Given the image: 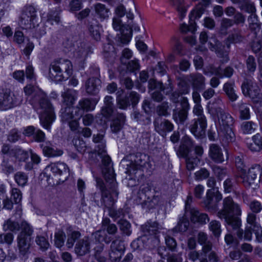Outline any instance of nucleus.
I'll list each match as a JSON object with an SVG mask.
<instances>
[{"mask_svg":"<svg viewBox=\"0 0 262 262\" xmlns=\"http://www.w3.org/2000/svg\"><path fill=\"white\" fill-rule=\"evenodd\" d=\"M24 91L26 95H30L35 92L31 104L34 108L42 110L39 116L40 123L45 128L50 130L55 120V115L52 104L47 98L46 94L40 90L35 91V88L31 84L26 85Z\"/></svg>","mask_w":262,"mask_h":262,"instance_id":"nucleus-1","label":"nucleus"},{"mask_svg":"<svg viewBox=\"0 0 262 262\" xmlns=\"http://www.w3.org/2000/svg\"><path fill=\"white\" fill-rule=\"evenodd\" d=\"M241 215V209L230 197L226 198L223 201V208L217 213L218 217L224 219L228 228L231 227L236 231L239 238L243 237V231L241 230V220L238 216Z\"/></svg>","mask_w":262,"mask_h":262,"instance_id":"nucleus-2","label":"nucleus"},{"mask_svg":"<svg viewBox=\"0 0 262 262\" xmlns=\"http://www.w3.org/2000/svg\"><path fill=\"white\" fill-rule=\"evenodd\" d=\"M209 111L218 118L219 135L222 138V142L225 144L233 142L235 136L231 128L234 123L232 117L220 106L211 107Z\"/></svg>","mask_w":262,"mask_h":262,"instance_id":"nucleus-3","label":"nucleus"},{"mask_svg":"<svg viewBox=\"0 0 262 262\" xmlns=\"http://www.w3.org/2000/svg\"><path fill=\"white\" fill-rule=\"evenodd\" d=\"M73 65L68 59H61L51 63L49 76L56 81L67 80L72 74Z\"/></svg>","mask_w":262,"mask_h":262,"instance_id":"nucleus-4","label":"nucleus"},{"mask_svg":"<svg viewBox=\"0 0 262 262\" xmlns=\"http://www.w3.org/2000/svg\"><path fill=\"white\" fill-rule=\"evenodd\" d=\"M105 180L108 184L107 187H109V189L102 191L101 200L104 207L107 209L114 206L116 201L115 198H117L118 195L116 180L111 168L108 170V174H105Z\"/></svg>","mask_w":262,"mask_h":262,"instance_id":"nucleus-5","label":"nucleus"},{"mask_svg":"<svg viewBox=\"0 0 262 262\" xmlns=\"http://www.w3.org/2000/svg\"><path fill=\"white\" fill-rule=\"evenodd\" d=\"M19 226L21 231L17 236L18 246L21 254L25 255L30 248L33 229L25 221H22Z\"/></svg>","mask_w":262,"mask_h":262,"instance_id":"nucleus-6","label":"nucleus"},{"mask_svg":"<svg viewBox=\"0 0 262 262\" xmlns=\"http://www.w3.org/2000/svg\"><path fill=\"white\" fill-rule=\"evenodd\" d=\"M37 19L35 8L31 5L25 6L22 10L18 25L23 29H32L38 25Z\"/></svg>","mask_w":262,"mask_h":262,"instance_id":"nucleus-7","label":"nucleus"},{"mask_svg":"<svg viewBox=\"0 0 262 262\" xmlns=\"http://www.w3.org/2000/svg\"><path fill=\"white\" fill-rule=\"evenodd\" d=\"M46 170L49 173V177L54 176L56 178V184L64 182L70 175L68 166L61 162L51 163L47 166Z\"/></svg>","mask_w":262,"mask_h":262,"instance_id":"nucleus-8","label":"nucleus"},{"mask_svg":"<svg viewBox=\"0 0 262 262\" xmlns=\"http://www.w3.org/2000/svg\"><path fill=\"white\" fill-rule=\"evenodd\" d=\"M259 166H255L249 169L247 172L243 173L241 178L243 183L246 187L255 186L257 182L260 180V177L261 174Z\"/></svg>","mask_w":262,"mask_h":262,"instance_id":"nucleus-9","label":"nucleus"},{"mask_svg":"<svg viewBox=\"0 0 262 262\" xmlns=\"http://www.w3.org/2000/svg\"><path fill=\"white\" fill-rule=\"evenodd\" d=\"M74 46L73 56L76 62L83 67L88 55L92 53L91 48L85 43L80 41L76 42Z\"/></svg>","mask_w":262,"mask_h":262,"instance_id":"nucleus-10","label":"nucleus"},{"mask_svg":"<svg viewBox=\"0 0 262 262\" xmlns=\"http://www.w3.org/2000/svg\"><path fill=\"white\" fill-rule=\"evenodd\" d=\"M18 97L11 93L10 90L4 91L1 98V110H7L16 105L21 100Z\"/></svg>","mask_w":262,"mask_h":262,"instance_id":"nucleus-11","label":"nucleus"},{"mask_svg":"<svg viewBox=\"0 0 262 262\" xmlns=\"http://www.w3.org/2000/svg\"><path fill=\"white\" fill-rule=\"evenodd\" d=\"M206 127L207 120L194 119L191 121L189 129L195 137L202 138L205 136Z\"/></svg>","mask_w":262,"mask_h":262,"instance_id":"nucleus-12","label":"nucleus"},{"mask_svg":"<svg viewBox=\"0 0 262 262\" xmlns=\"http://www.w3.org/2000/svg\"><path fill=\"white\" fill-rule=\"evenodd\" d=\"M151 186L149 183L144 184L140 186L138 192V196L140 200L146 203H153L154 205L158 201L157 196L151 195Z\"/></svg>","mask_w":262,"mask_h":262,"instance_id":"nucleus-13","label":"nucleus"},{"mask_svg":"<svg viewBox=\"0 0 262 262\" xmlns=\"http://www.w3.org/2000/svg\"><path fill=\"white\" fill-rule=\"evenodd\" d=\"M91 245V239L84 236L77 242L74 248L75 252L78 256H84L90 252Z\"/></svg>","mask_w":262,"mask_h":262,"instance_id":"nucleus-14","label":"nucleus"},{"mask_svg":"<svg viewBox=\"0 0 262 262\" xmlns=\"http://www.w3.org/2000/svg\"><path fill=\"white\" fill-rule=\"evenodd\" d=\"M148 87L149 89L156 90L152 94V98L155 101L160 102L163 100V96L159 91H164L166 88L161 82L157 81L155 79H150L148 82Z\"/></svg>","mask_w":262,"mask_h":262,"instance_id":"nucleus-15","label":"nucleus"},{"mask_svg":"<svg viewBox=\"0 0 262 262\" xmlns=\"http://www.w3.org/2000/svg\"><path fill=\"white\" fill-rule=\"evenodd\" d=\"M84 86L86 92L88 94L96 95L101 87V81L99 78L91 77L86 80Z\"/></svg>","mask_w":262,"mask_h":262,"instance_id":"nucleus-16","label":"nucleus"},{"mask_svg":"<svg viewBox=\"0 0 262 262\" xmlns=\"http://www.w3.org/2000/svg\"><path fill=\"white\" fill-rule=\"evenodd\" d=\"M242 89L245 96H249L252 98L256 97L259 92L258 86L254 84L252 80L248 79L245 80L242 85Z\"/></svg>","mask_w":262,"mask_h":262,"instance_id":"nucleus-17","label":"nucleus"},{"mask_svg":"<svg viewBox=\"0 0 262 262\" xmlns=\"http://www.w3.org/2000/svg\"><path fill=\"white\" fill-rule=\"evenodd\" d=\"M209 156L212 160L217 163L224 161V157L221 147L216 144H211L209 146Z\"/></svg>","mask_w":262,"mask_h":262,"instance_id":"nucleus-18","label":"nucleus"},{"mask_svg":"<svg viewBox=\"0 0 262 262\" xmlns=\"http://www.w3.org/2000/svg\"><path fill=\"white\" fill-rule=\"evenodd\" d=\"M189 212L190 214V220L194 223L205 224L209 221L208 215L200 212L196 208H193Z\"/></svg>","mask_w":262,"mask_h":262,"instance_id":"nucleus-19","label":"nucleus"},{"mask_svg":"<svg viewBox=\"0 0 262 262\" xmlns=\"http://www.w3.org/2000/svg\"><path fill=\"white\" fill-rule=\"evenodd\" d=\"M94 8L96 17L101 21L109 18L110 10L105 5L98 3L94 5Z\"/></svg>","mask_w":262,"mask_h":262,"instance_id":"nucleus-20","label":"nucleus"},{"mask_svg":"<svg viewBox=\"0 0 262 262\" xmlns=\"http://www.w3.org/2000/svg\"><path fill=\"white\" fill-rule=\"evenodd\" d=\"M155 129L161 136L164 137L167 132H170L173 129V125L168 120H164L160 123L156 121L154 122Z\"/></svg>","mask_w":262,"mask_h":262,"instance_id":"nucleus-21","label":"nucleus"},{"mask_svg":"<svg viewBox=\"0 0 262 262\" xmlns=\"http://www.w3.org/2000/svg\"><path fill=\"white\" fill-rule=\"evenodd\" d=\"M188 80L196 89L201 90L205 88V78L200 73L190 74L188 76Z\"/></svg>","mask_w":262,"mask_h":262,"instance_id":"nucleus-22","label":"nucleus"},{"mask_svg":"<svg viewBox=\"0 0 262 262\" xmlns=\"http://www.w3.org/2000/svg\"><path fill=\"white\" fill-rule=\"evenodd\" d=\"M44 155L47 157H56L61 156L63 152L62 150L57 148L53 145L46 143L41 145Z\"/></svg>","mask_w":262,"mask_h":262,"instance_id":"nucleus-23","label":"nucleus"},{"mask_svg":"<svg viewBox=\"0 0 262 262\" xmlns=\"http://www.w3.org/2000/svg\"><path fill=\"white\" fill-rule=\"evenodd\" d=\"M148 157L144 154L136 153L133 156L132 167L133 169L137 170L144 166L147 162Z\"/></svg>","mask_w":262,"mask_h":262,"instance_id":"nucleus-24","label":"nucleus"},{"mask_svg":"<svg viewBox=\"0 0 262 262\" xmlns=\"http://www.w3.org/2000/svg\"><path fill=\"white\" fill-rule=\"evenodd\" d=\"M62 102L66 106H73L76 99L77 92L73 90L68 89L61 94Z\"/></svg>","mask_w":262,"mask_h":262,"instance_id":"nucleus-25","label":"nucleus"},{"mask_svg":"<svg viewBox=\"0 0 262 262\" xmlns=\"http://www.w3.org/2000/svg\"><path fill=\"white\" fill-rule=\"evenodd\" d=\"M198 243L203 246L202 251L203 253L207 254L212 248V244L208 241V236L203 232H200L198 234Z\"/></svg>","mask_w":262,"mask_h":262,"instance_id":"nucleus-26","label":"nucleus"},{"mask_svg":"<svg viewBox=\"0 0 262 262\" xmlns=\"http://www.w3.org/2000/svg\"><path fill=\"white\" fill-rule=\"evenodd\" d=\"M170 5L177 10L179 13V17L182 20L185 15L187 12V7L184 0H169Z\"/></svg>","mask_w":262,"mask_h":262,"instance_id":"nucleus-27","label":"nucleus"},{"mask_svg":"<svg viewBox=\"0 0 262 262\" xmlns=\"http://www.w3.org/2000/svg\"><path fill=\"white\" fill-rule=\"evenodd\" d=\"M125 121V116L123 114H117L116 117L113 120L111 125L112 131L114 133L119 132L122 128Z\"/></svg>","mask_w":262,"mask_h":262,"instance_id":"nucleus-28","label":"nucleus"},{"mask_svg":"<svg viewBox=\"0 0 262 262\" xmlns=\"http://www.w3.org/2000/svg\"><path fill=\"white\" fill-rule=\"evenodd\" d=\"M161 229V227H159V225L157 222H152L151 221H148L141 226V230L145 235L156 234L159 230Z\"/></svg>","mask_w":262,"mask_h":262,"instance_id":"nucleus-29","label":"nucleus"},{"mask_svg":"<svg viewBox=\"0 0 262 262\" xmlns=\"http://www.w3.org/2000/svg\"><path fill=\"white\" fill-rule=\"evenodd\" d=\"M73 106H66L61 109V118L62 122H68L76 117L79 118L76 112L74 113Z\"/></svg>","mask_w":262,"mask_h":262,"instance_id":"nucleus-30","label":"nucleus"},{"mask_svg":"<svg viewBox=\"0 0 262 262\" xmlns=\"http://www.w3.org/2000/svg\"><path fill=\"white\" fill-rule=\"evenodd\" d=\"M99 99L83 98L78 102L79 107L83 110L90 111L94 110Z\"/></svg>","mask_w":262,"mask_h":262,"instance_id":"nucleus-31","label":"nucleus"},{"mask_svg":"<svg viewBox=\"0 0 262 262\" xmlns=\"http://www.w3.org/2000/svg\"><path fill=\"white\" fill-rule=\"evenodd\" d=\"M243 39V36L242 35L241 31L239 30H234V32L230 35L225 40L227 49H229L231 43L240 42Z\"/></svg>","mask_w":262,"mask_h":262,"instance_id":"nucleus-32","label":"nucleus"},{"mask_svg":"<svg viewBox=\"0 0 262 262\" xmlns=\"http://www.w3.org/2000/svg\"><path fill=\"white\" fill-rule=\"evenodd\" d=\"M192 141L191 140L186 137L184 139L182 143L179 147L178 150L179 154L181 156L186 157L189 152L190 148L192 146Z\"/></svg>","mask_w":262,"mask_h":262,"instance_id":"nucleus-33","label":"nucleus"},{"mask_svg":"<svg viewBox=\"0 0 262 262\" xmlns=\"http://www.w3.org/2000/svg\"><path fill=\"white\" fill-rule=\"evenodd\" d=\"M239 9L242 11L250 13V14L256 12V8L254 4L250 0L242 1L238 6Z\"/></svg>","mask_w":262,"mask_h":262,"instance_id":"nucleus-34","label":"nucleus"},{"mask_svg":"<svg viewBox=\"0 0 262 262\" xmlns=\"http://www.w3.org/2000/svg\"><path fill=\"white\" fill-rule=\"evenodd\" d=\"M172 116L177 123L183 124L187 119L188 111L182 109L179 111L174 110Z\"/></svg>","mask_w":262,"mask_h":262,"instance_id":"nucleus-35","label":"nucleus"},{"mask_svg":"<svg viewBox=\"0 0 262 262\" xmlns=\"http://www.w3.org/2000/svg\"><path fill=\"white\" fill-rule=\"evenodd\" d=\"M226 45H222L220 42L216 43V52L218 56L224 58V62H227L229 60L228 57V53L229 49L227 48V44L225 42Z\"/></svg>","mask_w":262,"mask_h":262,"instance_id":"nucleus-36","label":"nucleus"},{"mask_svg":"<svg viewBox=\"0 0 262 262\" xmlns=\"http://www.w3.org/2000/svg\"><path fill=\"white\" fill-rule=\"evenodd\" d=\"M100 157L102 159V162L104 166L102 170L104 178L105 179V174H108V170L111 168L113 170V173L114 176V179H115L114 170L111 164V158L106 154Z\"/></svg>","mask_w":262,"mask_h":262,"instance_id":"nucleus-37","label":"nucleus"},{"mask_svg":"<svg viewBox=\"0 0 262 262\" xmlns=\"http://www.w3.org/2000/svg\"><path fill=\"white\" fill-rule=\"evenodd\" d=\"M256 124L252 121H245L241 126V130L244 134H251L256 129Z\"/></svg>","mask_w":262,"mask_h":262,"instance_id":"nucleus-38","label":"nucleus"},{"mask_svg":"<svg viewBox=\"0 0 262 262\" xmlns=\"http://www.w3.org/2000/svg\"><path fill=\"white\" fill-rule=\"evenodd\" d=\"M223 90L231 101H234L236 100L237 96L235 93L233 83L229 82L225 83L224 85Z\"/></svg>","mask_w":262,"mask_h":262,"instance_id":"nucleus-39","label":"nucleus"},{"mask_svg":"<svg viewBox=\"0 0 262 262\" xmlns=\"http://www.w3.org/2000/svg\"><path fill=\"white\" fill-rule=\"evenodd\" d=\"M189 223L188 220L184 216L180 219L177 225L173 228V230L176 232H185L188 228Z\"/></svg>","mask_w":262,"mask_h":262,"instance_id":"nucleus-40","label":"nucleus"},{"mask_svg":"<svg viewBox=\"0 0 262 262\" xmlns=\"http://www.w3.org/2000/svg\"><path fill=\"white\" fill-rule=\"evenodd\" d=\"M209 229L214 236L219 237L221 233V225L220 222L213 220L209 224Z\"/></svg>","mask_w":262,"mask_h":262,"instance_id":"nucleus-41","label":"nucleus"},{"mask_svg":"<svg viewBox=\"0 0 262 262\" xmlns=\"http://www.w3.org/2000/svg\"><path fill=\"white\" fill-rule=\"evenodd\" d=\"M89 30L91 35L95 40H98L100 39L101 27L99 24L95 23L90 25Z\"/></svg>","mask_w":262,"mask_h":262,"instance_id":"nucleus-42","label":"nucleus"},{"mask_svg":"<svg viewBox=\"0 0 262 262\" xmlns=\"http://www.w3.org/2000/svg\"><path fill=\"white\" fill-rule=\"evenodd\" d=\"M81 236V233L78 231H73L68 234V239L66 243V246L69 248H72L75 241Z\"/></svg>","mask_w":262,"mask_h":262,"instance_id":"nucleus-43","label":"nucleus"},{"mask_svg":"<svg viewBox=\"0 0 262 262\" xmlns=\"http://www.w3.org/2000/svg\"><path fill=\"white\" fill-rule=\"evenodd\" d=\"M20 228L18 222L12 221L11 219L7 220L3 225L4 230H9L10 231H16L19 230Z\"/></svg>","mask_w":262,"mask_h":262,"instance_id":"nucleus-44","label":"nucleus"},{"mask_svg":"<svg viewBox=\"0 0 262 262\" xmlns=\"http://www.w3.org/2000/svg\"><path fill=\"white\" fill-rule=\"evenodd\" d=\"M233 69L230 67H226L224 70H222L221 68H217L214 70L213 73L220 78L223 77H230L233 73Z\"/></svg>","mask_w":262,"mask_h":262,"instance_id":"nucleus-45","label":"nucleus"},{"mask_svg":"<svg viewBox=\"0 0 262 262\" xmlns=\"http://www.w3.org/2000/svg\"><path fill=\"white\" fill-rule=\"evenodd\" d=\"M248 21L249 22V28L254 31L259 30L260 24L258 21L257 15L253 13L248 17Z\"/></svg>","mask_w":262,"mask_h":262,"instance_id":"nucleus-46","label":"nucleus"},{"mask_svg":"<svg viewBox=\"0 0 262 262\" xmlns=\"http://www.w3.org/2000/svg\"><path fill=\"white\" fill-rule=\"evenodd\" d=\"M28 176L24 172H17L14 175L16 183L20 186L24 187L28 182Z\"/></svg>","mask_w":262,"mask_h":262,"instance_id":"nucleus-47","label":"nucleus"},{"mask_svg":"<svg viewBox=\"0 0 262 262\" xmlns=\"http://www.w3.org/2000/svg\"><path fill=\"white\" fill-rule=\"evenodd\" d=\"M73 144L77 149V150L81 153L83 154L85 152L86 149V146L85 142L79 138H74L73 140Z\"/></svg>","mask_w":262,"mask_h":262,"instance_id":"nucleus-48","label":"nucleus"},{"mask_svg":"<svg viewBox=\"0 0 262 262\" xmlns=\"http://www.w3.org/2000/svg\"><path fill=\"white\" fill-rule=\"evenodd\" d=\"M133 30L138 32L140 30V28L136 25L129 26V29L127 30L128 32L124 35L123 34L121 37V40L123 43H127L130 41V35Z\"/></svg>","mask_w":262,"mask_h":262,"instance_id":"nucleus-49","label":"nucleus"},{"mask_svg":"<svg viewBox=\"0 0 262 262\" xmlns=\"http://www.w3.org/2000/svg\"><path fill=\"white\" fill-rule=\"evenodd\" d=\"M66 234L63 231L59 230L55 234L54 243L55 246L58 248H61L63 246L64 243Z\"/></svg>","mask_w":262,"mask_h":262,"instance_id":"nucleus-50","label":"nucleus"},{"mask_svg":"<svg viewBox=\"0 0 262 262\" xmlns=\"http://www.w3.org/2000/svg\"><path fill=\"white\" fill-rule=\"evenodd\" d=\"M107 210L110 216L114 219L123 217L124 215L123 210L122 209H116L114 207V206L107 208Z\"/></svg>","mask_w":262,"mask_h":262,"instance_id":"nucleus-51","label":"nucleus"},{"mask_svg":"<svg viewBox=\"0 0 262 262\" xmlns=\"http://www.w3.org/2000/svg\"><path fill=\"white\" fill-rule=\"evenodd\" d=\"M210 176V172L205 168H201L199 170L194 173L195 179L197 181H202L208 178Z\"/></svg>","mask_w":262,"mask_h":262,"instance_id":"nucleus-52","label":"nucleus"},{"mask_svg":"<svg viewBox=\"0 0 262 262\" xmlns=\"http://www.w3.org/2000/svg\"><path fill=\"white\" fill-rule=\"evenodd\" d=\"M165 243L169 250L175 251L177 249V244L175 239L168 234L165 235Z\"/></svg>","mask_w":262,"mask_h":262,"instance_id":"nucleus-53","label":"nucleus"},{"mask_svg":"<svg viewBox=\"0 0 262 262\" xmlns=\"http://www.w3.org/2000/svg\"><path fill=\"white\" fill-rule=\"evenodd\" d=\"M200 159L198 157H187L186 159V167L188 170H192L194 169L198 164L200 163Z\"/></svg>","mask_w":262,"mask_h":262,"instance_id":"nucleus-54","label":"nucleus"},{"mask_svg":"<svg viewBox=\"0 0 262 262\" xmlns=\"http://www.w3.org/2000/svg\"><path fill=\"white\" fill-rule=\"evenodd\" d=\"M168 109V103L167 102H163L157 106V113L159 116H167L169 115Z\"/></svg>","mask_w":262,"mask_h":262,"instance_id":"nucleus-55","label":"nucleus"},{"mask_svg":"<svg viewBox=\"0 0 262 262\" xmlns=\"http://www.w3.org/2000/svg\"><path fill=\"white\" fill-rule=\"evenodd\" d=\"M247 70L250 73H253L256 68V62L254 57L252 56H249L246 61Z\"/></svg>","mask_w":262,"mask_h":262,"instance_id":"nucleus-56","label":"nucleus"},{"mask_svg":"<svg viewBox=\"0 0 262 262\" xmlns=\"http://www.w3.org/2000/svg\"><path fill=\"white\" fill-rule=\"evenodd\" d=\"M59 12L57 11H51L48 14V21L50 22L52 25L58 24L60 21Z\"/></svg>","mask_w":262,"mask_h":262,"instance_id":"nucleus-57","label":"nucleus"},{"mask_svg":"<svg viewBox=\"0 0 262 262\" xmlns=\"http://www.w3.org/2000/svg\"><path fill=\"white\" fill-rule=\"evenodd\" d=\"M117 104L119 108L125 110L130 105L129 97L126 96L124 97L117 98Z\"/></svg>","mask_w":262,"mask_h":262,"instance_id":"nucleus-58","label":"nucleus"},{"mask_svg":"<svg viewBox=\"0 0 262 262\" xmlns=\"http://www.w3.org/2000/svg\"><path fill=\"white\" fill-rule=\"evenodd\" d=\"M235 180L233 178H228L224 182V190L226 192H231L234 189Z\"/></svg>","mask_w":262,"mask_h":262,"instance_id":"nucleus-59","label":"nucleus"},{"mask_svg":"<svg viewBox=\"0 0 262 262\" xmlns=\"http://www.w3.org/2000/svg\"><path fill=\"white\" fill-rule=\"evenodd\" d=\"M178 91L182 94H187L190 91V86L183 79H181L178 83Z\"/></svg>","mask_w":262,"mask_h":262,"instance_id":"nucleus-60","label":"nucleus"},{"mask_svg":"<svg viewBox=\"0 0 262 262\" xmlns=\"http://www.w3.org/2000/svg\"><path fill=\"white\" fill-rule=\"evenodd\" d=\"M111 249H113L115 250L118 251L124 252L125 247L123 242L119 238H116L111 244Z\"/></svg>","mask_w":262,"mask_h":262,"instance_id":"nucleus-61","label":"nucleus"},{"mask_svg":"<svg viewBox=\"0 0 262 262\" xmlns=\"http://www.w3.org/2000/svg\"><path fill=\"white\" fill-rule=\"evenodd\" d=\"M241 118L243 119H249L250 117V110L248 106L246 104H242L239 106Z\"/></svg>","mask_w":262,"mask_h":262,"instance_id":"nucleus-62","label":"nucleus"},{"mask_svg":"<svg viewBox=\"0 0 262 262\" xmlns=\"http://www.w3.org/2000/svg\"><path fill=\"white\" fill-rule=\"evenodd\" d=\"M193 113L198 116V118L196 119L201 120V119H204L205 120H207L206 117L203 114V109L201 104H197L194 106L193 108Z\"/></svg>","mask_w":262,"mask_h":262,"instance_id":"nucleus-63","label":"nucleus"},{"mask_svg":"<svg viewBox=\"0 0 262 262\" xmlns=\"http://www.w3.org/2000/svg\"><path fill=\"white\" fill-rule=\"evenodd\" d=\"M232 19L224 18L222 19L221 24V30L223 33H226V30L233 25Z\"/></svg>","mask_w":262,"mask_h":262,"instance_id":"nucleus-64","label":"nucleus"}]
</instances>
